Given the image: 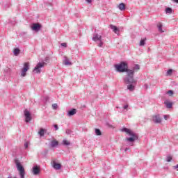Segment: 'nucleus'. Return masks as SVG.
<instances>
[{
  "label": "nucleus",
  "instance_id": "8",
  "mask_svg": "<svg viewBox=\"0 0 178 178\" xmlns=\"http://www.w3.org/2000/svg\"><path fill=\"white\" fill-rule=\"evenodd\" d=\"M24 115L25 116V122L26 123H29L31 120V113L28 110H24Z\"/></svg>",
  "mask_w": 178,
  "mask_h": 178
},
{
  "label": "nucleus",
  "instance_id": "44",
  "mask_svg": "<svg viewBox=\"0 0 178 178\" xmlns=\"http://www.w3.org/2000/svg\"><path fill=\"white\" fill-rule=\"evenodd\" d=\"M145 87H146V88H148V85H145Z\"/></svg>",
  "mask_w": 178,
  "mask_h": 178
},
{
  "label": "nucleus",
  "instance_id": "24",
  "mask_svg": "<svg viewBox=\"0 0 178 178\" xmlns=\"http://www.w3.org/2000/svg\"><path fill=\"white\" fill-rule=\"evenodd\" d=\"M145 41H147V38H143L142 40H140V47H144V45H145Z\"/></svg>",
  "mask_w": 178,
  "mask_h": 178
},
{
  "label": "nucleus",
  "instance_id": "7",
  "mask_svg": "<svg viewBox=\"0 0 178 178\" xmlns=\"http://www.w3.org/2000/svg\"><path fill=\"white\" fill-rule=\"evenodd\" d=\"M31 29L33 30V31L38 32L40 30H41V29H42V25L38 23H33Z\"/></svg>",
  "mask_w": 178,
  "mask_h": 178
},
{
  "label": "nucleus",
  "instance_id": "1",
  "mask_svg": "<svg viewBox=\"0 0 178 178\" xmlns=\"http://www.w3.org/2000/svg\"><path fill=\"white\" fill-rule=\"evenodd\" d=\"M121 131H123L131 136L125 138V141H127V143H134L136 140H138V134L134 133V131L131 129L124 127L122 129Z\"/></svg>",
  "mask_w": 178,
  "mask_h": 178
},
{
  "label": "nucleus",
  "instance_id": "17",
  "mask_svg": "<svg viewBox=\"0 0 178 178\" xmlns=\"http://www.w3.org/2000/svg\"><path fill=\"white\" fill-rule=\"evenodd\" d=\"M33 173L35 175H38V173H40V168H38V166L35 165L33 168Z\"/></svg>",
  "mask_w": 178,
  "mask_h": 178
},
{
  "label": "nucleus",
  "instance_id": "34",
  "mask_svg": "<svg viewBox=\"0 0 178 178\" xmlns=\"http://www.w3.org/2000/svg\"><path fill=\"white\" fill-rule=\"evenodd\" d=\"M53 126H54L56 131L59 130V127H58V124H54Z\"/></svg>",
  "mask_w": 178,
  "mask_h": 178
},
{
  "label": "nucleus",
  "instance_id": "42",
  "mask_svg": "<svg viewBox=\"0 0 178 178\" xmlns=\"http://www.w3.org/2000/svg\"><path fill=\"white\" fill-rule=\"evenodd\" d=\"M173 2H175L176 3H178V0H172Z\"/></svg>",
  "mask_w": 178,
  "mask_h": 178
},
{
  "label": "nucleus",
  "instance_id": "35",
  "mask_svg": "<svg viewBox=\"0 0 178 178\" xmlns=\"http://www.w3.org/2000/svg\"><path fill=\"white\" fill-rule=\"evenodd\" d=\"M61 47H64V48H67V44H66V43H61Z\"/></svg>",
  "mask_w": 178,
  "mask_h": 178
},
{
  "label": "nucleus",
  "instance_id": "26",
  "mask_svg": "<svg viewBox=\"0 0 178 178\" xmlns=\"http://www.w3.org/2000/svg\"><path fill=\"white\" fill-rule=\"evenodd\" d=\"M63 145H70V142L67 141V140L64 139L63 140Z\"/></svg>",
  "mask_w": 178,
  "mask_h": 178
},
{
  "label": "nucleus",
  "instance_id": "29",
  "mask_svg": "<svg viewBox=\"0 0 178 178\" xmlns=\"http://www.w3.org/2000/svg\"><path fill=\"white\" fill-rule=\"evenodd\" d=\"M167 94H168V95H170V97H172L173 95V90H168L167 92Z\"/></svg>",
  "mask_w": 178,
  "mask_h": 178
},
{
  "label": "nucleus",
  "instance_id": "11",
  "mask_svg": "<svg viewBox=\"0 0 178 178\" xmlns=\"http://www.w3.org/2000/svg\"><path fill=\"white\" fill-rule=\"evenodd\" d=\"M92 41H95V42H97V41H102V36L98 35V33L93 34V37L92 38Z\"/></svg>",
  "mask_w": 178,
  "mask_h": 178
},
{
  "label": "nucleus",
  "instance_id": "9",
  "mask_svg": "<svg viewBox=\"0 0 178 178\" xmlns=\"http://www.w3.org/2000/svg\"><path fill=\"white\" fill-rule=\"evenodd\" d=\"M126 84H127V90H129V91H134V89L136 88V84H137V83H129Z\"/></svg>",
  "mask_w": 178,
  "mask_h": 178
},
{
  "label": "nucleus",
  "instance_id": "20",
  "mask_svg": "<svg viewBox=\"0 0 178 178\" xmlns=\"http://www.w3.org/2000/svg\"><path fill=\"white\" fill-rule=\"evenodd\" d=\"M140 65H138V64H136L135 65H134V67L132 68V71L134 72V73L135 72H138V70H140Z\"/></svg>",
  "mask_w": 178,
  "mask_h": 178
},
{
  "label": "nucleus",
  "instance_id": "15",
  "mask_svg": "<svg viewBox=\"0 0 178 178\" xmlns=\"http://www.w3.org/2000/svg\"><path fill=\"white\" fill-rule=\"evenodd\" d=\"M50 145L52 147V148L58 147V145H59V142H58L56 140H53L51 141Z\"/></svg>",
  "mask_w": 178,
  "mask_h": 178
},
{
  "label": "nucleus",
  "instance_id": "5",
  "mask_svg": "<svg viewBox=\"0 0 178 178\" xmlns=\"http://www.w3.org/2000/svg\"><path fill=\"white\" fill-rule=\"evenodd\" d=\"M47 65L45 63H38L37 65L35 67V68L33 70V73H35L36 74H40L41 73V69Z\"/></svg>",
  "mask_w": 178,
  "mask_h": 178
},
{
  "label": "nucleus",
  "instance_id": "13",
  "mask_svg": "<svg viewBox=\"0 0 178 178\" xmlns=\"http://www.w3.org/2000/svg\"><path fill=\"white\" fill-rule=\"evenodd\" d=\"M110 29H111V30H113V31L115 33V34H119L120 31L116 26L111 24Z\"/></svg>",
  "mask_w": 178,
  "mask_h": 178
},
{
  "label": "nucleus",
  "instance_id": "3",
  "mask_svg": "<svg viewBox=\"0 0 178 178\" xmlns=\"http://www.w3.org/2000/svg\"><path fill=\"white\" fill-rule=\"evenodd\" d=\"M115 68L118 73H124L128 69L129 65L125 62H122L120 64L115 65Z\"/></svg>",
  "mask_w": 178,
  "mask_h": 178
},
{
  "label": "nucleus",
  "instance_id": "22",
  "mask_svg": "<svg viewBox=\"0 0 178 178\" xmlns=\"http://www.w3.org/2000/svg\"><path fill=\"white\" fill-rule=\"evenodd\" d=\"M118 8L120 9V10H124L126 9V6L124 5V3H121L118 6Z\"/></svg>",
  "mask_w": 178,
  "mask_h": 178
},
{
  "label": "nucleus",
  "instance_id": "39",
  "mask_svg": "<svg viewBox=\"0 0 178 178\" xmlns=\"http://www.w3.org/2000/svg\"><path fill=\"white\" fill-rule=\"evenodd\" d=\"M44 99H45V102H47L49 101V97H45Z\"/></svg>",
  "mask_w": 178,
  "mask_h": 178
},
{
  "label": "nucleus",
  "instance_id": "18",
  "mask_svg": "<svg viewBox=\"0 0 178 178\" xmlns=\"http://www.w3.org/2000/svg\"><path fill=\"white\" fill-rule=\"evenodd\" d=\"M46 131H47V129L41 128L38 131V134L40 136V137H44Z\"/></svg>",
  "mask_w": 178,
  "mask_h": 178
},
{
  "label": "nucleus",
  "instance_id": "23",
  "mask_svg": "<svg viewBox=\"0 0 178 178\" xmlns=\"http://www.w3.org/2000/svg\"><path fill=\"white\" fill-rule=\"evenodd\" d=\"M157 27H158L159 31L160 33H164V32H165L163 30H162L163 25H162L161 23H159V24H157Z\"/></svg>",
  "mask_w": 178,
  "mask_h": 178
},
{
  "label": "nucleus",
  "instance_id": "40",
  "mask_svg": "<svg viewBox=\"0 0 178 178\" xmlns=\"http://www.w3.org/2000/svg\"><path fill=\"white\" fill-rule=\"evenodd\" d=\"M88 3H91L92 2V0H86Z\"/></svg>",
  "mask_w": 178,
  "mask_h": 178
},
{
  "label": "nucleus",
  "instance_id": "41",
  "mask_svg": "<svg viewBox=\"0 0 178 178\" xmlns=\"http://www.w3.org/2000/svg\"><path fill=\"white\" fill-rule=\"evenodd\" d=\"M174 169H177V170H178V164L177 165L174 166Z\"/></svg>",
  "mask_w": 178,
  "mask_h": 178
},
{
  "label": "nucleus",
  "instance_id": "6",
  "mask_svg": "<svg viewBox=\"0 0 178 178\" xmlns=\"http://www.w3.org/2000/svg\"><path fill=\"white\" fill-rule=\"evenodd\" d=\"M30 69V63H24V67L21 70V76L26 77V72Z\"/></svg>",
  "mask_w": 178,
  "mask_h": 178
},
{
  "label": "nucleus",
  "instance_id": "14",
  "mask_svg": "<svg viewBox=\"0 0 178 178\" xmlns=\"http://www.w3.org/2000/svg\"><path fill=\"white\" fill-rule=\"evenodd\" d=\"M76 113H77V110H76V108H72L68 111L67 115V116H73L74 115H76Z\"/></svg>",
  "mask_w": 178,
  "mask_h": 178
},
{
  "label": "nucleus",
  "instance_id": "25",
  "mask_svg": "<svg viewBox=\"0 0 178 178\" xmlns=\"http://www.w3.org/2000/svg\"><path fill=\"white\" fill-rule=\"evenodd\" d=\"M95 133L96 136H102V133L101 132V130H99V129H95Z\"/></svg>",
  "mask_w": 178,
  "mask_h": 178
},
{
  "label": "nucleus",
  "instance_id": "32",
  "mask_svg": "<svg viewBox=\"0 0 178 178\" xmlns=\"http://www.w3.org/2000/svg\"><path fill=\"white\" fill-rule=\"evenodd\" d=\"M102 45H104V42H102V40H101V41H99L98 47H99L101 48V47H102Z\"/></svg>",
  "mask_w": 178,
  "mask_h": 178
},
{
  "label": "nucleus",
  "instance_id": "4",
  "mask_svg": "<svg viewBox=\"0 0 178 178\" xmlns=\"http://www.w3.org/2000/svg\"><path fill=\"white\" fill-rule=\"evenodd\" d=\"M15 165L17 166V169L18 171H19V176L20 178H24V175H26V172H24V168H23V165L20 164V161L19 160H15Z\"/></svg>",
  "mask_w": 178,
  "mask_h": 178
},
{
  "label": "nucleus",
  "instance_id": "36",
  "mask_svg": "<svg viewBox=\"0 0 178 178\" xmlns=\"http://www.w3.org/2000/svg\"><path fill=\"white\" fill-rule=\"evenodd\" d=\"M24 147L26 149L29 148V142H26V143H24Z\"/></svg>",
  "mask_w": 178,
  "mask_h": 178
},
{
  "label": "nucleus",
  "instance_id": "37",
  "mask_svg": "<svg viewBox=\"0 0 178 178\" xmlns=\"http://www.w3.org/2000/svg\"><path fill=\"white\" fill-rule=\"evenodd\" d=\"M163 118H164L165 120H168V119H169V115H164Z\"/></svg>",
  "mask_w": 178,
  "mask_h": 178
},
{
  "label": "nucleus",
  "instance_id": "28",
  "mask_svg": "<svg viewBox=\"0 0 178 178\" xmlns=\"http://www.w3.org/2000/svg\"><path fill=\"white\" fill-rule=\"evenodd\" d=\"M172 73H173V70H168V72H167V75L170 76V74H172Z\"/></svg>",
  "mask_w": 178,
  "mask_h": 178
},
{
  "label": "nucleus",
  "instance_id": "27",
  "mask_svg": "<svg viewBox=\"0 0 178 178\" xmlns=\"http://www.w3.org/2000/svg\"><path fill=\"white\" fill-rule=\"evenodd\" d=\"M165 13H172V8H167L166 9H165Z\"/></svg>",
  "mask_w": 178,
  "mask_h": 178
},
{
  "label": "nucleus",
  "instance_id": "31",
  "mask_svg": "<svg viewBox=\"0 0 178 178\" xmlns=\"http://www.w3.org/2000/svg\"><path fill=\"white\" fill-rule=\"evenodd\" d=\"M53 109H57L58 108V104H52Z\"/></svg>",
  "mask_w": 178,
  "mask_h": 178
},
{
  "label": "nucleus",
  "instance_id": "19",
  "mask_svg": "<svg viewBox=\"0 0 178 178\" xmlns=\"http://www.w3.org/2000/svg\"><path fill=\"white\" fill-rule=\"evenodd\" d=\"M164 104L165 105L166 108H168V109H170V108H172V106L173 105V103L169 101H165L164 102Z\"/></svg>",
  "mask_w": 178,
  "mask_h": 178
},
{
  "label": "nucleus",
  "instance_id": "33",
  "mask_svg": "<svg viewBox=\"0 0 178 178\" xmlns=\"http://www.w3.org/2000/svg\"><path fill=\"white\" fill-rule=\"evenodd\" d=\"M65 133L66 134H72V131L70 129H67Z\"/></svg>",
  "mask_w": 178,
  "mask_h": 178
},
{
  "label": "nucleus",
  "instance_id": "30",
  "mask_svg": "<svg viewBox=\"0 0 178 178\" xmlns=\"http://www.w3.org/2000/svg\"><path fill=\"white\" fill-rule=\"evenodd\" d=\"M172 161V156H168L166 159L167 162H170Z\"/></svg>",
  "mask_w": 178,
  "mask_h": 178
},
{
  "label": "nucleus",
  "instance_id": "45",
  "mask_svg": "<svg viewBox=\"0 0 178 178\" xmlns=\"http://www.w3.org/2000/svg\"><path fill=\"white\" fill-rule=\"evenodd\" d=\"M49 59V58H46V62H47V60H48Z\"/></svg>",
  "mask_w": 178,
  "mask_h": 178
},
{
  "label": "nucleus",
  "instance_id": "2",
  "mask_svg": "<svg viewBox=\"0 0 178 178\" xmlns=\"http://www.w3.org/2000/svg\"><path fill=\"white\" fill-rule=\"evenodd\" d=\"M125 72H127V76L124 78V83L125 84L137 83V81L134 79V71L128 68Z\"/></svg>",
  "mask_w": 178,
  "mask_h": 178
},
{
  "label": "nucleus",
  "instance_id": "21",
  "mask_svg": "<svg viewBox=\"0 0 178 178\" xmlns=\"http://www.w3.org/2000/svg\"><path fill=\"white\" fill-rule=\"evenodd\" d=\"M13 54L15 56H19V54H20V49L19 48L14 49Z\"/></svg>",
  "mask_w": 178,
  "mask_h": 178
},
{
  "label": "nucleus",
  "instance_id": "16",
  "mask_svg": "<svg viewBox=\"0 0 178 178\" xmlns=\"http://www.w3.org/2000/svg\"><path fill=\"white\" fill-rule=\"evenodd\" d=\"M53 168L56 169V170H59L60 168H62V165L60 163H57L56 162L54 161L53 162Z\"/></svg>",
  "mask_w": 178,
  "mask_h": 178
},
{
  "label": "nucleus",
  "instance_id": "43",
  "mask_svg": "<svg viewBox=\"0 0 178 178\" xmlns=\"http://www.w3.org/2000/svg\"><path fill=\"white\" fill-rule=\"evenodd\" d=\"M129 149L128 147L125 148V149H124L125 152H127V151H129Z\"/></svg>",
  "mask_w": 178,
  "mask_h": 178
},
{
  "label": "nucleus",
  "instance_id": "38",
  "mask_svg": "<svg viewBox=\"0 0 178 178\" xmlns=\"http://www.w3.org/2000/svg\"><path fill=\"white\" fill-rule=\"evenodd\" d=\"M129 108V105L126 104L125 106H124L123 108L124 109H127Z\"/></svg>",
  "mask_w": 178,
  "mask_h": 178
},
{
  "label": "nucleus",
  "instance_id": "10",
  "mask_svg": "<svg viewBox=\"0 0 178 178\" xmlns=\"http://www.w3.org/2000/svg\"><path fill=\"white\" fill-rule=\"evenodd\" d=\"M152 120L154 123H156V124H159V123H161L162 122V119H161V117L159 116V115H154Z\"/></svg>",
  "mask_w": 178,
  "mask_h": 178
},
{
  "label": "nucleus",
  "instance_id": "12",
  "mask_svg": "<svg viewBox=\"0 0 178 178\" xmlns=\"http://www.w3.org/2000/svg\"><path fill=\"white\" fill-rule=\"evenodd\" d=\"M63 63L65 66H72V62H70V60H69V59L66 56L64 57V60L63 61Z\"/></svg>",
  "mask_w": 178,
  "mask_h": 178
}]
</instances>
